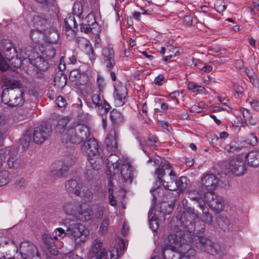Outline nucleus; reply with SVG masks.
<instances>
[{
	"instance_id": "obj_1",
	"label": "nucleus",
	"mask_w": 259,
	"mask_h": 259,
	"mask_svg": "<svg viewBox=\"0 0 259 259\" xmlns=\"http://www.w3.org/2000/svg\"><path fill=\"white\" fill-rule=\"evenodd\" d=\"M177 218L181 226L187 232L184 236L188 237L189 240H193L195 233H202L204 231L205 224L203 221L198 219V214L193 208L187 207L184 208V211L177 216Z\"/></svg>"
},
{
	"instance_id": "obj_2",
	"label": "nucleus",
	"mask_w": 259,
	"mask_h": 259,
	"mask_svg": "<svg viewBox=\"0 0 259 259\" xmlns=\"http://www.w3.org/2000/svg\"><path fill=\"white\" fill-rule=\"evenodd\" d=\"M90 135L89 128L87 125L73 123L68 126V130L63 134L62 144L66 147L79 144L87 140Z\"/></svg>"
},
{
	"instance_id": "obj_3",
	"label": "nucleus",
	"mask_w": 259,
	"mask_h": 259,
	"mask_svg": "<svg viewBox=\"0 0 259 259\" xmlns=\"http://www.w3.org/2000/svg\"><path fill=\"white\" fill-rule=\"evenodd\" d=\"M107 167L106 173L108 179L118 173L119 167L120 166V174L122 181L124 183L131 184L133 179L132 166L128 163L123 162L120 165L117 156L112 153L108 157ZM111 180H112V178Z\"/></svg>"
},
{
	"instance_id": "obj_4",
	"label": "nucleus",
	"mask_w": 259,
	"mask_h": 259,
	"mask_svg": "<svg viewBox=\"0 0 259 259\" xmlns=\"http://www.w3.org/2000/svg\"><path fill=\"white\" fill-rule=\"evenodd\" d=\"M110 118L113 127L110 130L106 138L105 144L108 151L114 152L117 149V142L119 135L117 126L123 122L124 117L120 111L114 109L110 113Z\"/></svg>"
},
{
	"instance_id": "obj_5",
	"label": "nucleus",
	"mask_w": 259,
	"mask_h": 259,
	"mask_svg": "<svg viewBox=\"0 0 259 259\" xmlns=\"http://www.w3.org/2000/svg\"><path fill=\"white\" fill-rule=\"evenodd\" d=\"M70 220V218H68L65 220L67 236L74 240L77 244L84 242L89 233L88 230L85 229L83 225L78 222H71Z\"/></svg>"
},
{
	"instance_id": "obj_6",
	"label": "nucleus",
	"mask_w": 259,
	"mask_h": 259,
	"mask_svg": "<svg viewBox=\"0 0 259 259\" xmlns=\"http://www.w3.org/2000/svg\"><path fill=\"white\" fill-rule=\"evenodd\" d=\"M24 93L20 89H5L1 96L2 102L9 106H21L24 103Z\"/></svg>"
},
{
	"instance_id": "obj_7",
	"label": "nucleus",
	"mask_w": 259,
	"mask_h": 259,
	"mask_svg": "<svg viewBox=\"0 0 259 259\" xmlns=\"http://www.w3.org/2000/svg\"><path fill=\"white\" fill-rule=\"evenodd\" d=\"M192 243L198 249L211 255L217 254L220 251V246L218 244L202 236H194Z\"/></svg>"
},
{
	"instance_id": "obj_8",
	"label": "nucleus",
	"mask_w": 259,
	"mask_h": 259,
	"mask_svg": "<svg viewBox=\"0 0 259 259\" xmlns=\"http://www.w3.org/2000/svg\"><path fill=\"white\" fill-rule=\"evenodd\" d=\"M66 190L70 195H75L90 199L92 192L87 188H83L82 184L75 180L71 179L65 183Z\"/></svg>"
},
{
	"instance_id": "obj_9",
	"label": "nucleus",
	"mask_w": 259,
	"mask_h": 259,
	"mask_svg": "<svg viewBox=\"0 0 259 259\" xmlns=\"http://www.w3.org/2000/svg\"><path fill=\"white\" fill-rule=\"evenodd\" d=\"M63 209L67 214L78 217L82 221H88L93 218L88 211L82 210L80 204L74 202H66Z\"/></svg>"
},
{
	"instance_id": "obj_10",
	"label": "nucleus",
	"mask_w": 259,
	"mask_h": 259,
	"mask_svg": "<svg viewBox=\"0 0 259 259\" xmlns=\"http://www.w3.org/2000/svg\"><path fill=\"white\" fill-rule=\"evenodd\" d=\"M102 56L103 64L106 66L107 70L110 71V76L112 81H115L116 79V74L113 71H111L115 65L114 50L109 47L103 48Z\"/></svg>"
},
{
	"instance_id": "obj_11",
	"label": "nucleus",
	"mask_w": 259,
	"mask_h": 259,
	"mask_svg": "<svg viewBox=\"0 0 259 259\" xmlns=\"http://www.w3.org/2000/svg\"><path fill=\"white\" fill-rule=\"evenodd\" d=\"M19 251L23 259H41L37 248L30 242H21Z\"/></svg>"
},
{
	"instance_id": "obj_12",
	"label": "nucleus",
	"mask_w": 259,
	"mask_h": 259,
	"mask_svg": "<svg viewBox=\"0 0 259 259\" xmlns=\"http://www.w3.org/2000/svg\"><path fill=\"white\" fill-rule=\"evenodd\" d=\"M169 177L170 182H167V184L168 183V185H166V186L169 188V190H178L180 193H182L187 188L189 180L186 177L182 176L177 179L175 172L174 171H170Z\"/></svg>"
},
{
	"instance_id": "obj_13",
	"label": "nucleus",
	"mask_w": 259,
	"mask_h": 259,
	"mask_svg": "<svg viewBox=\"0 0 259 259\" xmlns=\"http://www.w3.org/2000/svg\"><path fill=\"white\" fill-rule=\"evenodd\" d=\"M52 127L48 124H42L35 127L33 132V142L41 144L51 135Z\"/></svg>"
},
{
	"instance_id": "obj_14",
	"label": "nucleus",
	"mask_w": 259,
	"mask_h": 259,
	"mask_svg": "<svg viewBox=\"0 0 259 259\" xmlns=\"http://www.w3.org/2000/svg\"><path fill=\"white\" fill-rule=\"evenodd\" d=\"M203 197L210 208L215 212H220L223 210L225 202L222 197L214 193H204Z\"/></svg>"
},
{
	"instance_id": "obj_15",
	"label": "nucleus",
	"mask_w": 259,
	"mask_h": 259,
	"mask_svg": "<svg viewBox=\"0 0 259 259\" xmlns=\"http://www.w3.org/2000/svg\"><path fill=\"white\" fill-rule=\"evenodd\" d=\"M92 103L88 102V105L91 108H95L100 115L107 113L111 108L107 101L101 99L99 94H94L92 96Z\"/></svg>"
},
{
	"instance_id": "obj_16",
	"label": "nucleus",
	"mask_w": 259,
	"mask_h": 259,
	"mask_svg": "<svg viewBox=\"0 0 259 259\" xmlns=\"http://www.w3.org/2000/svg\"><path fill=\"white\" fill-rule=\"evenodd\" d=\"M218 178L212 174H203L200 181L201 191H206V193H213V191L218 187Z\"/></svg>"
},
{
	"instance_id": "obj_17",
	"label": "nucleus",
	"mask_w": 259,
	"mask_h": 259,
	"mask_svg": "<svg viewBox=\"0 0 259 259\" xmlns=\"http://www.w3.org/2000/svg\"><path fill=\"white\" fill-rule=\"evenodd\" d=\"M99 144L95 139H87L81 146V150L83 154L88 157L89 161L93 160L99 151Z\"/></svg>"
},
{
	"instance_id": "obj_18",
	"label": "nucleus",
	"mask_w": 259,
	"mask_h": 259,
	"mask_svg": "<svg viewBox=\"0 0 259 259\" xmlns=\"http://www.w3.org/2000/svg\"><path fill=\"white\" fill-rule=\"evenodd\" d=\"M226 167L237 176H242L246 171L243 161L238 158L230 159Z\"/></svg>"
},
{
	"instance_id": "obj_19",
	"label": "nucleus",
	"mask_w": 259,
	"mask_h": 259,
	"mask_svg": "<svg viewBox=\"0 0 259 259\" xmlns=\"http://www.w3.org/2000/svg\"><path fill=\"white\" fill-rule=\"evenodd\" d=\"M0 52L3 53L6 59L10 61L15 57L17 59L19 56L16 48L12 47V45L8 39H5L0 42Z\"/></svg>"
},
{
	"instance_id": "obj_20",
	"label": "nucleus",
	"mask_w": 259,
	"mask_h": 259,
	"mask_svg": "<svg viewBox=\"0 0 259 259\" xmlns=\"http://www.w3.org/2000/svg\"><path fill=\"white\" fill-rule=\"evenodd\" d=\"M102 240L99 238H96L92 242V247L91 251V259H101L104 256H107V252L102 247Z\"/></svg>"
},
{
	"instance_id": "obj_21",
	"label": "nucleus",
	"mask_w": 259,
	"mask_h": 259,
	"mask_svg": "<svg viewBox=\"0 0 259 259\" xmlns=\"http://www.w3.org/2000/svg\"><path fill=\"white\" fill-rule=\"evenodd\" d=\"M185 234H187V232L184 230L183 231V234L181 232H177V234H170L168 237L169 243L168 246L176 248L177 245H181L182 244L192 242L193 240H189L188 237L184 236Z\"/></svg>"
},
{
	"instance_id": "obj_22",
	"label": "nucleus",
	"mask_w": 259,
	"mask_h": 259,
	"mask_svg": "<svg viewBox=\"0 0 259 259\" xmlns=\"http://www.w3.org/2000/svg\"><path fill=\"white\" fill-rule=\"evenodd\" d=\"M171 171L173 170L171 168L170 163L165 160L161 161L155 171V174L157 176V181H162V178L166 176L167 174L169 176Z\"/></svg>"
},
{
	"instance_id": "obj_23",
	"label": "nucleus",
	"mask_w": 259,
	"mask_h": 259,
	"mask_svg": "<svg viewBox=\"0 0 259 259\" xmlns=\"http://www.w3.org/2000/svg\"><path fill=\"white\" fill-rule=\"evenodd\" d=\"M55 239H57L56 236H54L53 238L49 234H44L42 236L44 243L47 246L48 249L50 250V253L54 255H56L58 254V251L56 247Z\"/></svg>"
},
{
	"instance_id": "obj_24",
	"label": "nucleus",
	"mask_w": 259,
	"mask_h": 259,
	"mask_svg": "<svg viewBox=\"0 0 259 259\" xmlns=\"http://www.w3.org/2000/svg\"><path fill=\"white\" fill-rule=\"evenodd\" d=\"M127 95L125 87L121 86L115 88L114 97L117 101L116 104L118 106H122L124 104V100Z\"/></svg>"
},
{
	"instance_id": "obj_25",
	"label": "nucleus",
	"mask_w": 259,
	"mask_h": 259,
	"mask_svg": "<svg viewBox=\"0 0 259 259\" xmlns=\"http://www.w3.org/2000/svg\"><path fill=\"white\" fill-rule=\"evenodd\" d=\"M15 74L16 72L13 71H11V76L9 74L5 75L4 78V82L5 86L7 87L6 88L19 89L20 83L14 78V75Z\"/></svg>"
},
{
	"instance_id": "obj_26",
	"label": "nucleus",
	"mask_w": 259,
	"mask_h": 259,
	"mask_svg": "<svg viewBox=\"0 0 259 259\" xmlns=\"http://www.w3.org/2000/svg\"><path fill=\"white\" fill-rule=\"evenodd\" d=\"M69 122L68 117H64L60 118L56 126V132L60 134L61 141L62 142L63 134L66 133L68 130V126H66Z\"/></svg>"
},
{
	"instance_id": "obj_27",
	"label": "nucleus",
	"mask_w": 259,
	"mask_h": 259,
	"mask_svg": "<svg viewBox=\"0 0 259 259\" xmlns=\"http://www.w3.org/2000/svg\"><path fill=\"white\" fill-rule=\"evenodd\" d=\"M188 197L196 201L200 208H203L205 206V202L201 194L197 191L194 190H189L188 191Z\"/></svg>"
},
{
	"instance_id": "obj_28",
	"label": "nucleus",
	"mask_w": 259,
	"mask_h": 259,
	"mask_svg": "<svg viewBox=\"0 0 259 259\" xmlns=\"http://www.w3.org/2000/svg\"><path fill=\"white\" fill-rule=\"evenodd\" d=\"M67 77L62 72L56 73L54 79V85L58 89H62L66 84Z\"/></svg>"
},
{
	"instance_id": "obj_29",
	"label": "nucleus",
	"mask_w": 259,
	"mask_h": 259,
	"mask_svg": "<svg viewBox=\"0 0 259 259\" xmlns=\"http://www.w3.org/2000/svg\"><path fill=\"white\" fill-rule=\"evenodd\" d=\"M85 23L88 26L92 28L94 30V34L99 36L98 33L100 31V26L96 22L94 15L90 13L85 18Z\"/></svg>"
},
{
	"instance_id": "obj_30",
	"label": "nucleus",
	"mask_w": 259,
	"mask_h": 259,
	"mask_svg": "<svg viewBox=\"0 0 259 259\" xmlns=\"http://www.w3.org/2000/svg\"><path fill=\"white\" fill-rule=\"evenodd\" d=\"M245 159L251 166L259 165V151H250L245 156Z\"/></svg>"
},
{
	"instance_id": "obj_31",
	"label": "nucleus",
	"mask_w": 259,
	"mask_h": 259,
	"mask_svg": "<svg viewBox=\"0 0 259 259\" xmlns=\"http://www.w3.org/2000/svg\"><path fill=\"white\" fill-rule=\"evenodd\" d=\"M217 222L220 228L225 232L229 231L233 228V224L226 217H220Z\"/></svg>"
},
{
	"instance_id": "obj_32",
	"label": "nucleus",
	"mask_w": 259,
	"mask_h": 259,
	"mask_svg": "<svg viewBox=\"0 0 259 259\" xmlns=\"http://www.w3.org/2000/svg\"><path fill=\"white\" fill-rule=\"evenodd\" d=\"M69 167L68 165L64 163H62L60 167L59 168H53L52 170V172L53 176L62 178L66 177L68 174V170Z\"/></svg>"
},
{
	"instance_id": "obj_33",
	"label": "nucleus",
	"mask_w": 259,
	"mask_h": 259,
	"mask_svg": "<svg viewBox=\"0 0 259 259\" xmlns=\"http://www.w3.org/2000/svg\"><path fill=\"white\" fill-rule=\"evenodd\" d=\"M47 41L50 44H55L59 38L58 31L54 28H50L46 32Z\"/></svg>"
},
{
	"instance_id": "obj_34",
	"label": "nucleus",
	"mask_w": 259,
	"mask_h": 259,
	"mask_svg": "<svg viewBox=\"0 0 259 259\" xmlns=\"http://www.w3.org/2000/svg\"><path fill=\"white\" fill-rule=\"evenodd\" d=\"M105 208L103 206H98L93 211L90 210H84V211H88L90 214L93 217L90 220L94 219H101L103 217Z\"/></svg>"
},
{
	"instance_id": "obj_35",
	"label": "nucleus",
	"mask_w": 259,
	"mask_h": 259,
	"mask_svg": "<svg viewBox=\"0 0 259 259\" xmlns=\"http://www.w3.org/2000/svg\"><path fill=\"white\" fill-rule=\"evenodd\" d=\"M175 200L171 201V203L169 204L167 202H162L160 206V211L163 213L164 215L169 214L173 211L175 206Z\"/></svg>"
},
{
	"instance_id": "obj_36",
	"label": "nucleus",
	"mask_w": 259,
	"mask_h": 259,
	"mask_svg": "<svg viewBox=\"0 0 259 259\" xmlns=\"http://www.w3.org/2000/svg\"><path fill=\"white\" fill-rule=\"evenodd\" d=\"M29 36L34 42L38 44L43 39L44 34L40 30L33 29L30 31Z\"/></svg>"
},
{
	"instance_id": "obj_37",
	"label": "nucleus",
	"mask_w": 259,
	"mask_h": 259,
	"mask_svg": "<svg viewBox=\"0 0 259 259\" xmlns=\"http://www.w3.org/2000/svg\"><path fill=\"white\" fill-rule=\"evenodd\" d=\"M32 63L34 64L38 70L41 71H45L47 70L48 67V62L41 57L35 58Z\"/></svg>"
},
{
	"instance_id": "obj_38",
	"label": "nucleus",
	"mask_w": 259,
	"mask_h": 259,
	"mask_svg": "<svg viewBox=\"0 0 259 259\" xmlns=\"http://www.w3.org/2000/svg\"><path fill=\"white\" fill-rule=\"evenodd\" d=\"M7 164L9 168H17L20 166V160L17 155L12 154L7 161Z\"/></svg>"
},
{
	"instance_id": "obj_39",
	"label": "nucleus",
	"mask_w": 259,
	"mask_h": 259,
	"mask_svg": "<svg viewBox=\"0 0 259 259\" xmlns=\"http://www.w3.org/2000/svg\"><path fill=\"white\" fill-rule=\"evenodd\" d=\"M108 186L109 203L111 206H115L117 204V201L115 199L114 196H113V184L112 183V180H111L110 177L109 178V180H108Z\"/></svg>"
},
{
	"instance_id": "obj_40",
	"label": "nucleus",
	"mask_w": 259,
	"mask_h": 259,
	"mask_svg": "<svg viewBox=\"0 0 259 259\" xmlns=\"http://www.w3.org/2000/svg\"><path fill=\"white\" fill-rule=\"evenodd\" d=\"M11 179V174L6 170L0 171V187L9 183Z\"/></svg>"
},
{
	"instance_id": "obj_41",
	"label": "nucleus",
	"mask_w": 259,
	"mask_h": 259,
	"mask_svg": "<svg viewBox=\"0 0 259 259\" xmlns=\"http://www.w3.org/2000/svg\"><path fill=\"white\" fill-rule=\"evenodd\" d=\"M32 140L30 133L28 131H26L24 135L20 139V143L22 148L25 150L28 148Z\"/></svg>"
},
{
	"instance_id": "obj_42",
	"label": "nucleus",
	"mask_w": 259,
	"mask_h": 259,
	"mask_svg": "<svg viewBox=\"0 0 259 259\" xmlns=\"http://www.w3.org/2000/svg\"><path fill=\"white\" fill-rule=\"evenodd\" d=\"M88 8H85L80 2L74 3L73 7V12L79 17H80L83 12Z\"/></svg>"
},
{
	"instance_id": "obj_43",
	"label": "nucleus",
	"mask_w": 259,
	"mask_h": 259,
	"mask_svg": "<svg viewBox=\"0 0 259 259\" xmlns=\"http://www.w3.org/2000/svg\"><path fill=\"white\" fill-rule=\"evenodd\" d=\"M65 24L66 30H73V28H76L77 23L74 17L69 16L65 20Z\"/></svg>"
},
{
	"instance_id": "obj_44",
	"label": "nucleus",
	"mask_w": 259,
	"mask_h": 259,
	"mask_svg": "<svg viewBox=\"0 0 259 259\" xmlns=\"http://www.w3.org/2000/svg\"><path fill=\"white\" fill-rule=\"evenodd\" d=\"M162 255L163 259H174L175 257L172 248L168 246L163 248Z\"/></svg>"
},
{
	"instance_id": "obj_45",
	"label": "nucleus",
	"mask_w": 259,
	"mask_h": 259,
	"mask_svg": "<svg viewBox=\"0 0 259 259\" xmlns=\"http://www.w3.org/2000/svg\"><path fill=\"white\" fill-rule=\"evenodd\" d=\"M33 22L34 24L37 26H44L47 23V19L42 15H35L33 17Z\"/></svg>"
},
{
	"instance_id": "obj_46",
	"label": "nucleus",
	"mask_w": 259,
	"mask_h": 259,
	"mask_svg": "<svg viewBox=\"0 0 259 259\" xmlns=\"http://www.w3.org/2000/svg\"><path fill=\"white\" fill-rule=\"evenodd\" d=\"M10 148L9 147L0 149V167L5 161L6 157L10 154Z\"/></svg>"
},
{
	"instance_id": "obj_47",
	"label": "nucleus",
	"mask_w": 259,
	"mask_h": 259,
	"mask_svg": "<svg viewBox=\"0 0 259 259\" xmlns=\"http://www.w3.org/2000/svg\"><path fill=\"white\" fill-rule=\"evenodd\" d=\"M44 54L48 60L52 59L56 55V51L54 47L48 46L44 51Z\"/></svg>"
},
{
	"instance_id": "obj_48",
	"label": "nucleus",
	"mask_w": 259,
	"mask_h": 259,
	"mask_svg": "<svg viewBox=\"0 0 259 259\" xmlns=\"http://www.w3.org/2000/svg\"><path fill=\"white\" fill-rule=\"evenodd\" d=\"M246 142L251 146H255L258 143V138L254 133H250L247 136Z\"/></svg>"
},
{
	"instance_id": "obj_49",
	"label": "nucleus",
	"mask_w": 259,
	"mask_h": 259,
	"mask_svg": "<svg viewBox=\"0 0 259 259\" xmlns=\"http://www.w3.org/2000/svg\"><path fill=\"white\" fill-rule=\"evenodd\" d=\"M214 6L217 11L220 13L224 11L227 8V5L223 0H218Z\"/></svg>"
},
{
	"instance_id": "obj_50",
	"label": "nucleus",
	"mask_w": 259,
	"mask_h": 259,
	"mask_svg": "<svg viewBox=\"0 0 259 259\" xmlns=\"http://www.w3.org/2000/svg\"><path fill=\"white\" fill-rule=\"evenodd\" d=\"M245 73L252 84H255L257 82L256 76L252 69H246Z\"/></svg>"
},
{
	"instance_id": "obj_51",
	"label": "nucleus",
	"mask_w": 259,
	"mask_h": 259,
	"mask_svg": "<svg viewBox=\"0 0 259 259\" xmlns=\"http://www.w3.org/2000/svg\"><path fill=\"white\" fill-rule=\"evenodd\" d=\"M80 77V72L78 69H74L72 70L69 74V78L72 81H76L78 80Z\"/></svg>"
},
{
	"instance_id": "obj_52",
	"label": "nucleus",
	"mask_w": 259,
	"mask_h": 259,
	"mask_svg": "<svg viewBox=\"0 0 259 259\" xmlns=\"http://www.w3.org/2000/svg\"><path fill=\"white\" fill-rule=\"evenodd\" d=\"M203 213V218L206 223L210 224L212 222V217L208 211V209L206 207V206L203 208H200Z\"/></svg>"
},
{
	"instance_id": "obj_53",
	"label": "nucleus",
	"mask_w": 259,
	"mask_h": 259,
	"mask_svg": "<svg viewBox=\"0 0 259 259\" xmlns=\"http://www.w3.org/2000/svg\"><path fill=\"white\" fill-rule=\"evenodd\" d=\"M239 111L242 114L243 118L246 122H247V120H248L253 115L249 110L243 107H240L239 108Z\"/></svg>"
},
{
	"instance_id": "obj_54",
	"label": "nucleus",
	"mask_w": 259,
	"mask_h": 259,
	"mask_svg": "<svg viewBox=\"0 0 259 259\" xmlns=\"http://www.w3.org/2000/svg\"><path fill=\"white\" fill-rule=\"evenodd\" d=\"M30 51L29 50H26V48L21 49L20 52L18 54V58L19 60L20 63L21 60H25L27 59L29 56Z\"/></svg>"
},
{
	"instance_id": "obj_55",
	"label": "nucleus",
	"mask_w": 259,
	"mask_h": 259,
	"mask_svg": "<svg viewBox=\"0 0 259 259\" xmlns=\"http://www.w3.org/2000/svg\"><path fill=\"white\" fill-rule=\"evenodd\" d=\"M10 67L6 61L4 59L2 53L0 52V70L5 71Z\"/></svg>"
},
{
	"instance_id": "obj_56",
	"label": "nucleus",
	"mask_w": 259,
	"mask_h": 259,
	"mask_svg": "<svg viewBox=\"0 0 259 259\" xmlns=\"http://www.w3.org/2000/svg\"><path fill=\"white\" fill-rule=\"evenodd\" d=\"M251 6L250 7V11L253 15L255 14L256 12L259 11V0H252Z\"/></svg>"
},
{
	"instance_id": "obj_57",
	"label": "nucleus",
	"mask_w": 259,
	"mask_h": 259,
	"mask_svg": "<svg viewBox=\"0 0 259 259\" xmlns=\"http://www.w3.org/2000/svg\"><path fill=\"white\" fill-rule=\"evenodd\" d=\"M109 224V219L108 218H105L100 227V231L103 233H106L108 230Z\"/></svg>"
},
{
	"instance_id": "obj_58",
	"label": "nucleus",
	"mask_w": 259,
	"mask_h": 259,
	"mask_svg": "<svg viewBox=\"0 0 259 259\" xmlns=\"http://www.w3.org/2000/svg\"><path fill=\"white\" fill-rule=\"evenodd\" d=\"M80 30L82 32H84L87 34L92 33L94 34V30L92 28L88 26L86 23H82L80 24Z\"/></svg>"
},
{
	"instance_id": "obj_59",
	"label": "nucleus",
	"mask_w": 259,
	"mask_h": 259,
	"mask_svg": "<svg viewBox=\"0 0 259 259\" xmlns=\"http://www.w3.org/2000/svg\"><path fill=\"white\" fill-rule=\"evenodd\" d=\"M170 182V177L168 175L162 178V181H157L159 183V186H163L167 190H169V188L166 186V185H168V183L167 184V182Z\"/></svg>"
},
{
	"instance_id": "obj_60",
	"label": "nucleus",
	"mask_w": 259,
	"mask_h": 259,
	"mask_svg": "<svg viewBox=\"0 0 259 259\" xmlns=\"http://www.w3.org/2000/svg\"><path fill=\"white\" fill-rule=\"evenodd\" d=\"M199 63V60L194 59L193 57H189L186 59V64L188 66H192L194 64V66H196Z\"/></svg>"
},
{
	"instance_id": "obj_61",
	"label": "nucleus",
	"mask_w": 259,
	"mask_h": 259,
	"mask_svg": "<svg viewBox=\"0 0 259 259\" xmlns=\"http://www.w3.org/2000/svg\"><path fill=\"white\" fill-rule=\"evenodd\" d=\"M56 103L59 107H63L66 105V101L62 96H58L56 99Z\"/></svg>"
},
{
	"instance_id": "obj_62",
	"label": "nucleus",
	"mask_w": 259,
	"mask_h": 259,
	"mask_svg": "<svg viewBox=\"0 0 259 259\" xmlns=\"http://www.w3.org/2000/svg\"><path fill=\"white\" fill-rule=\"evenodd\" d=\"M180 94L182 95V93H180L179 91H175V92L171 93L169 94V97L172 100H175L176 102V103L177 104H178L179 102V100L178 99V97L180 96Z\"/></svg>"
},
{
	"instance_id": "obj_63",
	"label": "nucleus",
	"mask_w": 259,
	"mask_h": 259,
	"mask_svg": "<svg viewBox=\"0 0 259 259\" xmlns=\"http://www.w3.org/2000/svg\"><path fill=\"white\" fill-rule=\"evenodd\" d=\"M258 121V118L252 115L248 120H247V122L249 124L251 125H254L257 124Z\"/></svg>"
},
{
	"instance_id": "obj_64",
	"label": "nucleus",
	"mask_w": 259,
	"mask_h": 259,
	"mask_svg": "<svg viewBox=\"0 0 259 259\" xmlns=\"http://www.w3.org/2000/svg\"><path fill=\"white\" fill-rule=\"evenodd\" d=\"M250 104L254 110L259 111V101L257 100H253L250 102Z\"/></svg>"
}]
</instances>
